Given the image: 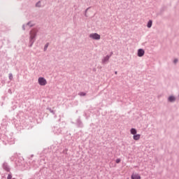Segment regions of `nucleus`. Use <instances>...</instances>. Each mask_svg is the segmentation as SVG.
<instances>
[{"mask_svg":"<svg viewBox=\"0 0 179 179\" xmlns=\"http://www.w3.org/2000/svg\"><path fill=\"white\" fill-rule=\"evenodd\" d=\"M48 110L50 111V113L53 114V115H55V111L51 109V108H48Z\"/></svg>","mask_w":179,"mask_h":179,"instance_id":"obj_15","label":"nucleus"},{"mask_svg":"<svg viewBox=\"0 0 179 179\" xmlns=\"http://www.w3.org/2000/svg\"><path fill=\"white\" fill-rule=\"evenodd\" d=\"M169 100L171 102L175 101H176V97H174L173 96H169Z\"/></svg>","mask_w":179,"mask_h":179,"instance_id":"obj_13","label":"nucleus"},{"mask_svg":"<svg viewBox=\"0 0 179 179\" xmlns=\"http://www.w3.org/2000/svg\"><path fill=\"white\" fill-rule=\"evenodd\" d=\"M113 55V52H110V57Z\"/></svg>","mask_w":179,"mask_h":179,"instance_id":"obj_26","label":"nucleus"},{"mask_svg":"<svg viewBox=\"0 0 179 179\" xmlns=\"http://www.w3.org/2000/svg\"><path fill=\"white\" fill-rule=\"evenodd\" d=\"M22 29L26 30V25H24V24L22 25Z\"/></svg>","mask_w":179,"mask_h":179,"instance_id":"obj_24","label":"nucleus"},{"mask_svg":"<svg viewBox=\"0 0 179 179\" xmlns=\"http://www.w3.org/2000/svg\"><path fill=\"white\" fill-rule=\"evenodd\" d=\"M117 71H115V74L117 75Z\"/></svg>","mask_w":179,"mask_h":179,"instance_id":"obj_27","label":"nucleus"},{"mask_svg":"<svg viewBox=\"0 0 179 179\" xmlns=\"http://www.w3.org/2000/svg\"><path fill=\"white\" fill-rule=\"evenodd\" d=\"M78 94H79V96H86V93H85V92H80Z\"/></svg>","mask_w":179,"mask_h":179,"instance_id":"obj_17","label":"nucleus"},{"mask_svg":"<svg viewBox=\"0 0 179 179\" xmlns=\"http://www.w3.org/2000/svg\"><path fill=\"white\" fill-rule=\"evenodd\" d=\"M90 9V7L87 8L85 11V16H87L86 13H87V11Z\"/></svg>","mask_w":179,"mask_h":179,"instance_id":"obj_22","label":"nucleus"},{"mask_svg":"<svg viewBox=\"0 0 179 179\" xmlns=\"http://www.w3.org/2000/svg\"><path fill=\"white\" fill-rule=\"evenodd\" d=\"M90 38H92V40H100L101 36L97 33H92L90 34Z\"/></svg>","mask_w":179,"mask_h":179,"instance_id":"obj_3","label":"nucleus"},{"mask_svg":"<svg viewBox=\"0 0 179 179\" xmlns=\"http://www.w3.org/2000/svg\"><path fill=\"white\" fill-rule=\"evenodd\" d=\"M173 62H174L175 64H177V62H178V59H174Z\"/></svg>","mask_w":179,"mask_h":179,"instance_id":"obj_25","label":"nucleus"},{"mask_svg":"<svg viewBox=\"0 0 179 179\" xmlns=\"http://www.w3.org/2000/svg\"><path fill=\"white\" fill-rule=\"evenodd\" d=\"M138 57H143L145 55V50L143 49H138L137 52Z\"/></svg>","mask_w":179,"mask_h":179,"instance_id":"obj_6","label":"nucleus"},{"mask_svg":"<svg viewBox=\"0 0 179 179\" xmlns=\"http://www.w3.org/2000/svg\"><path fill=\"white\" fill-rule=\"evenodd\" d=\"M37 37V31L36 29H33L29 31V47L31 48L33 47V44L36 42V38Z\"/></svg>","mask_w":179,"mask_h":179,"instance_id":"obj_1","label":"nucleus"},{"mask_svg":"<svg viewBox=\"0 0 179 179\" xmlns=\"http://www.w3.org/2000/svg\"><path fill=\"white\" fill-rule=\"evenodd\" d=\"M53 131L55 132V134H57V135H59V134L62 132V130L61 129V128L55 127Z\"/></svg>","mask_w":179,"mask_h":179,"instance_id":"obj_7","label":"nucleus"},{"mask_svg":"<svg viewBox=\"0 0 179 179\" xmlns=\"http://www.w3.org/2000/svg\"><path fill=\"white\" fill-rule=\"evenodd\" d=\"M136 129L135 128H131L130 129V133L131 134V135H136Z\"/></svg>","mask_w":179,"mask_h":179,"instance_id":"obj_11","label":"nucleus"},{"mask_svg":"<svg viewBox=\"0 0 179 179\" xmlns=\"http://www.w3.org/2000/svg\"><path fill=\"white\" fill-rule=\"evenodd\" d=\"M115 162H116L117 164L121 163V159H120V158L117 159L115 160Z\"/></svg>","mask_w":179,"mask_h":179,"instance_id":"obj_23","label":"nucleus"},{"mask_svg":"<svg viewBox=\"0 0 179 179\" xmlns=\"http://www.w3.org/2000/svg\"><path fill=\"white\" fill-rule=\"evenodd\" d=\"M131 179H141V176L138 173H133L131 175Z\"/></svg>","mask_w":179,"mask_h":179,"instance_id":"obj_9","label":"nucleus"},{"mask_svg":"<svg viewBox=\"0 0 179 179\" xmlns=\"http://www.w3.org/2000/svg\"><path fill=\"white\" fill-rule=\"evenodd\" d=\"M133 139L134 140V141H139V139H141V134H134V136H133Z\"/></svg>","mask_w":179,"mask_h":179,"instance_id":"obj_10","label":"nucleus"},{"mask_svg":"<svg viewBox=\"0 0 179 179\" xmlns=\"http://www.w3.org/2000/svg\"><path fill=\"white\" fill-rule=\"evenodd\" d=\"M63 153H64V155H67L68 153V148H66L65 150H63Z\"/></svg>","mask_w":179,"mask_h":179,"instance_id":"obj_21","label":"nucleus"},{"mask_svg":"<svg viewBox=\"0 0 179 179\" xmlns=\"http://www.w3.org/2000/svg\"><path fill=\"white\" fill-rule=\"evenodd\" d=\"M27 26H29V27H33L34 24H31V22H29L27 23Z\"/></svg>","mask_w":179,"mask_h":179,"instance_id":"obj_16","label":"nucleus"},{"mask_svg":"<svg viewBox=\"0 0 179 179\" xmlns=\"http://www.w3.org/2000/svg\"><path fill=\"white\" fill-rule=\"evenodd\" d=\"M152 20H150L147 24V27H148V29H150V27H152Z\"/></svg>","mask_w":179,"mask_h":179,"instance_id":"obj_12","label":"nucleus"},{"mask_svg":"<svg viewBox=\"0 0 179 179\" xmlns=\"http://www.w3.org/2000/svg\"><path fill=\"white\" fill-rule=\"evenodd\" d=\"M76 125L78 128H83V122H82V120H80V117H79L76 120Z\"/></svg>","mask_w":179,"mask_h":179,"instance_id":"obj_4","label":"nucleus"},{"mask_svg":"<svg viewBox=\"0 0 179 179\" xmlns=\"http://www.w3.org/2000/svg\"><path fill=\"white\" fill-rule=\"evenodd\" d=\"M7 179H12V173H9V174L7 176Z\"/></svg>","mask_w":179,"mask_h":179,"instance_id":"obj_19","label":"nucleus"},{"mask_svg":"<svg viewBox=\"0 0 179 179\" xmlns=\"http://www.w3.org/2000/svg\"><path fill=\"white\" fill-rule=\"evenodd\" d=\"M2 167L5 171L10 172V168L9 167V165L8 164L7 162H4L2 165Z\"/></svg>","mask_w":179,"mask_h":179,"instance_id":"obj_5","label":"nucleus"},{"mask_svg":"<svg viewBox=\"0 0 179 179\" xmlns=\"http://www.w3.org/2000/svg\"><path fill=\"white\" fill-rule=\"evenodd\" d=\"M110 57H111V55H106V57H104L102 59V64H106V62H108V61L110 59Z\"/></svg>","mask_w":179,"mask_h":179,"instance_id":"obj_8","label":"nucleus"},{"mask_svg":"<svg viewBox=\"0 0 179 179\" xmlns=\"http://www.w3.org/2000/svg\"><path fill=\"white\" fill-rule=\"evenodd\" d=\"M38 82L40 86H45L47 85V80L44 78V77H40L38 79Z\"/></svg>","mask_w":179,"mask_h":179,"instance_id":"obj_2","label":"nucleus"},{"mask_svg":"<svg viewBox=\"0 0 179 179\" xmlns=\"http://www.w3.org/2000/svg\"><path fill=\"white\" fill-rule=\"evenodd\" d=\"M48 45H50V44L48 43L45 45L44 49H43L44 51H45L48 48Z\"/></svg>","mask_w":179,"mask_h":179,"instance_id":"obj_18","label":"nucleus"},{"mask_svg":"<svg viewBox=\"0 0 179 179\" xmlns=\"http://www.w3.org/2000/svg\"><path fill=\"white\" fill-rule=\"evenodd\" d=\"M9 79L10 80H12L13 79V76L12 75V73L9 74Z\"/></svg>","mask_w":179,"mask_h":179,"instance_id":"obj_20","label":"nucleus"},{"mask_svg":"<svg viewBox=\"0 0 179 179\" xmlns=\"http://www.w3.org/2000/svg\"><path fill=\"white\" fill-rule=\"evenodd\" d=\"M36 8H41V1H38L36 3Z\"/></svg>","mask_w":179,"mask_h":179,"instance_id":"obj_14","label":"nucleus"},{"mask_svg":"<svg viewBox=\"0 0 179 179\" xmlns=\"http://www.w3.org/2000/svg\"><path fill=\"white\" fill-rule=\"evenodd\" d=\"M13 179H15V178H13Z\"/></svg>","mask_w":179,"mask_h":179,"instance_id":"obj_28","label":"nucleus"}]
</instances>
